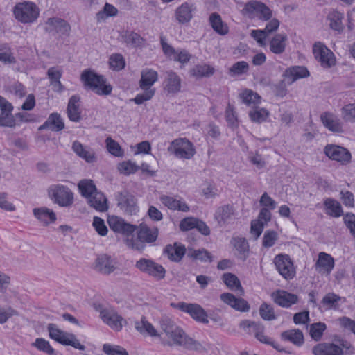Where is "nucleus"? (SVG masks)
I'll list each match as a JSON object with an SVG mask.
<instances>
[{"label":"nucleus","instance_id":"1","mask_svg":"<svg viewBox=\"0 0 355 355\" xmlns=\"http://www.w3.org/2000/svg\"><path fill=\"white\" fill-rule=\"evenodd\" d=\"M160 327L167 339L162 340V344L168 347H181L187 350L205 352L200 343L189 337L171 318L164 316L160 320Z\"/></svg>","mask_w":355,"mask_h":355},{"label":"nucleus","instance_id":"2","mask_svg":"<svg viewBox=\"0 0 355 355\" xmlns=\"http://www.w3.org/2000/svg\"><path fill=\"white\" fill-rule=\"evenodd\" d=\"M137 239H127L126 245L132 250L143 251L146 244L155 243L159 235V230L156 227H150L146 224L141 223L137 226Z\"/></svg>","mask_w":355,"mask_h":355},{"label":"nucleus","instance_id":"3","mask_svg":"<svg viewBox=\"0 0 355 355\" xmlns=\"http://www.w3.org/2000/svg\"><path fill=\"white\" fill-rule=\"evenodd\" d=\"M81 80L86 87L94 91L100 96L109 95L112 93V87L106 84V79L90 69L85 70L81 74Z\"/></svg>","mask_w":355,"mask_h":355},{"label":"nucleus","instance_id":"4","mask_svg":"<svg viewBox=\"0 0 355 355\" xmlns=\"http://www.w3.org/2000/svg\"><path fill=\"white\" fill-rule=\"evenodd\" d=\"M47 329L50 338L55 340L58 343L63 345L72 346L75 349L81 351L85 349V345H82L79 342L74 334L63 331L62 330L58 329L55 324H49Z\"/></svg>","mask_w":355,"mask_h":355},{"label":"nucleus","instance_id":"5","mask_svg":"<svg viewBox=\"0 0 355 355\" xmlns=\"http://www.w3.org/2000/svg\"><path fill=\"white\" fill-rule=\"evenodd\" d=\"M15 18L20 22L28 24L34 22L39 16V8L31 1L17 3L13 10Z\"/></svg>","mask_w":355,"mask_h":355},{"label":"nucleus","instance_id":"6","mask_svg":"<svg viewBox=\"0 0 355 355\" xmlns=\"http://www.w3.org/2000/svg\"><path fill=\"white\" fill-rule=\"evenodd\" d=\"M168 151L182 159H190L196 154L193 144L186 138H178L172 141Z\"/></svg>","mask_w":355,"mask_h":355},{"label":"nucleus","instance_id":"7","mask_svg":"<svg viewBox=\"0 0 355 355\" xmlns=\"http://www.w3.org/2000/svg\"><path fill=\"white\" fill-rule=\"evenodd\" d=\"M171 306L182 312L188 313L194 320L202 324H208V315L205 310L198 304L180 302L171 303Z\"/></svg>","mask_w":355,"mask_h":355},{"label":"nucleus","instance_id":"8","mask_svg":"<svg viewBox=\"0 0 355 355\" xmlns=\"http://www.w3.org/2000/svg\"><path fill=\"white\" fill-rule=\"evenodd\" d=\"M135 267L141 272L148 274L157 280L165 277L164 268L152 259L141 258L136 261Z\"/></svg>","mask_w":355,"mask_h":355},{"label":"nucleus","instance_id":"9","mask_svg":"<svg viewBox=\"0 0 355 355\" xmlns=\"http://www.w3.org/2000/svg\"><path fill=\"white\" fill-rule=\"evenodd\" d=\"M49 193L51 199L61 207H69L73 202V194L66 186L55 185Z\"/></svg>","mask_w":355,"mask_h":355},{"label":"nucleus","instance_id":"10","mask_svg":"<svg viewBox=\"0 0 355 355\" xmlns=\"http://www.w3.org/2000/svg\"><path fill=\"white\" fill-rule=\"evenodd\" d=\"M97 310L100 312L103 321L116 331H120L123 327L124 319L119 315L113 309L98 306Z\"/></svg>","mask_w":355,"mask_h":355},{"label":"nucleus","instance_id":"11","mask_svg":"<svg viewBox=\"0 0 355 355\" xmlns=\"http://www.w3.org/2000/svg\"><path fill=\"white\" fill-rule=\"evenodd\" d=\"M315 58L324 68H330L336 63L334 53L321 43H315L313 47Z\"/></svg>","mask_w":355,"mask_h":355},{"label":"nucleus","instance_id":"12","mask_svg":"<svg viewBox=\"0 0 355 355\" xmlns=\"http://www.w3.org/2000/svg\"><path fill=\"white\" fill-rule=\"evenodd\" d=\"M116 200L117 206L128 214H135L139 211L136 198L126 191L119 193Z\"/></svg>","mask_w":355,"mask_h":355},{"label":"nucleus","instance_id":"13","mask_svg":"<svg viewBox=\"0 0 355 355\" xmlns=\"http://www.w3.org/2000/svg\"><path fill=\"white\" fill-rule=\"evenodd\" d=\"M274 263L279 273L286 279H291L295 274V268L291 258L287 254H278Z\"/></svg>","mask_w":355,"mask_h":355},{"label":"nucleus","instance_id":"14","mask_svg":"<svg viewBox=\"0 0 355 355\" xmlns=\"http://www.w3.org/2000/svg\"><path fill=\"white\" fill-rule=\"evenodd\" d=\"M325 155L331 159L340 162L342 164H347L351 160V153L345 148L334 145L328 144L324 149Z\"/></svg>","mask_w":355,"mask_h":355},{"label":"nucleus","instance_id":"15","mask_svg":"<svg viewBox=\"0 0 355 355\" xmlns=\"http://www.w3.org/2000/svg\"><path fill=\"white\" fill-rule=\"evenodd\" d=\"M117 267V261L111 256L103 254L99 255L95 261V269L103 275H110Z\"/></svg>","mask_w":355,"mask_h":355},{"label":"nucleus","instance_id":"16","mask_svg":"<svg viewBox=\"0 0 355 355\" xmlns=\"http://www.w3.org/2000/svg\"><path fill=\"white\" fill-rule=\"evenodd\" d=\"M107 222L112 230L126 236L132 234L137 229L136 225L128 223L121 218L114 216H110Z\"/></svg>","mask_w":355,"mask_h":355},{"label":"nucleus","instance_id":"17","mask_svg":"<svg viewBox=\"0 0 355 355\" xmlns=\"http://www.w3.org/2000/svg\"><path fill=\"white\" fill-rule=\"evenodd\" d=\"M196 10V8L193 3L184 2L176 8L175 19L180 24H188L192 19Z\"/></svg>","mask_w":355,"mask_h":355},{"label":"nucleus","instance_id":"18","mask_svg":"<svg viewBox=\"0 0 355 355\" xmlns=\"http://www.w3.org/2000/svg\"><path fill=\"white\" fill-rule=\"evenodd\" d=\"M235 218V210L230 205L219 207L214 214V218L220 227L232 223Z\"/></svg>","mask_w":355,"mask_h":355},{"label":"nucleus","instance_id":"19","mask_svg":"<svg viewBox=\"0 0 355 355\" xmlns=\"http://www.w3.org/2000/svg\"><path fill=\"white\" fill-rule=\"evenodd\" d=\"M274 302L279 306L288 308L298 302L299 297L297 295L288 293L283 290H277L272 293Z\"/></svg>","mask_w":355,"mask_h":355},{"label":"nucleus","instance_id":"20","mask_svg":"<svg viewBox=\"0 0 355 355\" xmlns=\"http://www.w3.org/2000/svg\"><path fill=\"white\" fill-rule=\"evenodd\" d=\"M334 267V259L329 254L320 252L315 263V270L322 275H329Z\"/></svg>","mask_w":355,"mask_h":355},{"label":"nucleus","instance_id":"21","mask_svg":"<svg viewBox=\"0 0 355 355\" xmlns=\"http://www.w3.org/2000/svg\"><path fill=\"white\" fill-rule=\"evenodd\" d=\"M314 355H343L344 352L342 347L331 343H321L312 348Z\"/></svg>","mask_w":355,"mask_h":355},{"label":"nucleus","instance_id":"22","mask_svg":"<svg viewBox=\"0 0 355 355\" xmlns=\"http://www.w3.org/2000/svg\"><path fill=\"white\" fill-rule=\"evenodd\" d=\"M181 88V78L174 71L170 70L166 72L164 81V89L168 94H176Z\"/></svg>","mask_w":355,"mask_h":355},{"label":"nucleus","instance_id":"23","mask_svg":"<svg viewBox=\"0 0 355 355\" xmlns=\"http://www.w3.org/2000/svg\"><path fill=\"white\" fill-rule=\"evenodd\" d=\"M243 11L245 13H254L259 15V17L263 20L269 19L272 16L270 8L264 3L253 1L245 4Z\"/></svg>","mask_w":355,"mask_h":355},{"label":"nucleus","instance_id":"24","mask_svg":"<svg viewBox=\"0 0 355 355\" xmlns=\"http://www.w3.org/2000/svg\"><path fill=\"white\" fill-rule=\"evenodd\" d=\"M45 31L51 33L55 31L62 35L67 34L71 30L70 25L64 19L60 18H49L46 22Z\"/></svg>","mask_w":355,"mask_h":355},{"label":"nucleus","instance_id":"25","mask_svg":"<svg viewBox=\"0 0 355 355\" xmlns=\"http://www.w3.org/2000/svg\"><path fill=\"white\" fill-rule=\"evenodd\" d=\"M80 97L72 96L68 102L67 107V116L73 122H79L81 119V110L80 107Z\"/></svg>","mask_w":355,"mask_h":355},{"label":"nucleus","instance_id":"26","mask_svg":"<svg viewBox=\"0 0 355 355\" xmlns=\"http://www.w3.org/2000/svg\"><path fill=\"white\" fill-rule=\"evenodd\" d=\"M87 202L98 211L104 212L108 209L106 197L101 191L98 190L87 199Z\"/></svg>","mask_w":355,"mask_h":355},{"label":"nucleus","instance_id":"27","mask_svg":"<svg viewBox=\"0 0 355 355\" xmlns=\"http://www.w3.org/2000/svg\"><path fill=\"white\" fill-rule=\"evenodd\" d=\"M64 123L60 114L53 112L49 115L46 121L39 127L40 130L48 129L51 131L58 132L63 130Z\"/></svg>","mask_w":355,"mask_h":355},{"label":"nucleus","instance_id":"28","mask_svg":"<svg viewBox=\"0 0 355 355\" xmlns=\"http://www.w3.org/2000/svg\"><path fill=\"white\" fill-rule=\"evenodd\" d=\"M158 80V73L152 69H144L141 71V79L139 82L142 90L152 89L151 87Z\"/></svg>","mask_w":355,"mask_h":355},{"label":"nucleus","instance_id":"29","mask_svg":"<svg viewBox=\"0 0 355 355\" xmlns=\"http://www.w3.org/2000/svg\"><path fill=\"white\" fill-rule=\"evenodd\" d=\"M185 253V246L178 243H175L173 245H167L164 250V254L170 260L175 262L180 261Z\"/></svg>","mask_w":355,"mask_h":355},{"label":"nucleus","instance_id":"30","mask_svg":"<svg viewBox=\"0 0 355 355\" xmlns=\"http://www.w3.org/2000/svg\"><path fill=\"white\" fill-rule=\"evenodd\" d=\"M122 42L132 48L141 47L145 40L137 33L131 31H123L121 34Z\"/></svg>","mask_w":355,"mask_h":355},{"label":"nucleus","instance_id":"31","mask_svg":"<svg viewBox=\"0 0 355 355\" xmlns=\"http://www.w3.org/2000/svg\"><path fill=\"white\" fill-rule=\"evenodd\" d=\"M33 212L35 217L44 226L55 223L57 218L55 212L46 207L34 208Z\"/></svg>","mask_w":355,"mask_h":355},{"label":"nucleus","instance_id":"32","mask_svg":"<svg viewBox=\"0 0 355 355\" xmlns=\"http://www.w3.org/2000/svg\"><path fill=\"white\" fill-rule=\"evenodd\" d=\"M288 40L286 34H276L270 41V51L275 54H282L285 51Z\"/></svg>","mask_w":355,"mask_h":355},{"label":"nucleus","instance_id":"33","mask_svg":"<svg viewBox=\"0 0 355 355\" xmlns=\"http://www.w3.org/2000/svg\"><path fill=\"white\" fill-rule=\"evenodd\" d=\"M280 337L282 340L290 342L297 347L304 343L303 333L298 329L284 331L281 333Z\"/></svg>","mask_w":355,"mask_h":355},{"label":"nucleus","instance_id":"34","mask_svg":"<svg viewBox=\"0 0 355 355\" xmlns=\"http://www.w3.org/2000/svg\"><path fill=\"white\" fill-rule=\"evenodd\" d=\"M321 121L325 128L331 132H340L343 131L340 120L333 114L324 112L321 114Z\"/></svg>","mask_w":355,"mask_h":355},{"label":"nucleus","instance_id":"35","mask_svg":"<svg viewBox=\"0 0 355 355\" xmlns=\"http://www.w3.org/2000/svg\"><path fill=\"white\" fill-rule=\"evenodd\" d=\"M72 150L79 157L85 159L88 163L96 161L95 153L92 150H87L80 142L75 141L72 144Z\"/></svg>","mask_w":355,"mask_h":355},{"label":"nucleus","instance_id":"36","mask_svg":"<svg viewBox=\"0 0 355 355\" xmlns=\"http://www.w3.org/2000/svg\"><path fill=\"white\" fill-rule=\"evenodd\" d=\"M47 76L50 80V85L55 92H62L64 89V87L60 82L62 71L58 69V67H50L47 71Z\"/></svg>","mask_w":355,"mask_h":355},{"label":"nucleus","instance_id":"37","mask_svg":"<svg viewBox=\"0 0 355 355\" xmlns=\"http://www.w3.org/2000/svg\"><path fill=\"white\" fill-rule=\"evenodd\" d=\"M160 201L170 209L179 210L184 212L189 211V206L184 202L177 200L172 196L163 195L160 197Z\"/></svg>","mask_w":355,"mask_h":355},{"label":"nucleus","instance_id":"38","mask_svg":"<svg viewBox=\"0 0 355 355\" xmlns=\"http://www.w3.org/2000/svg\"><path fill=\"white\" fill-rule=\"evenodd\" d=\"M209 22L212 28L219 35H225L228 33V26L222 21L219 14L216 12L211 14L209 16Z\"/></svg>","mask_w":355,"mask_h":355},{"label":"nucleus","instance_id":"39","mask_svg":"<svg viewBox=\"0 0 355 355\" xmlns=\"http://www.w3.org/2000/svg\"><path fill=\"white\" fill-rule=\"evenodd\" d=\"M187 257L193 260H199L203 263H211L214 259L211 254L205 248L198 250L190 248L188 250Z\"/></svg>","mask_w":355,"mask_h":355},{"label":"nucleus","instance_id":"40","mask_svg":"<svg viewBox=\"0 0 355 355\" xmlns=\"http://www.w3.org/2000/svg\"><path fill=\"white\" fill-rule=\"evenodd\" d=\"M324 205L327 209V214L330 216L338 218L343 215V208L339 202L331 198L324 200Z\"/></svg>","mask_w":355,"mask_h":355},{"label":"nucleus","instance_id":"41","mask_svg":"<svg viewBox=\"0 0 355 355\" xmlns=\"http://www.w3.org/2000/svg\"><path fill=\"white\" fill-rule=\"evenodd\" d=\"M231 243L238 251L239 257L245 261L248 256L249 252V245L246 239L241 237L233 238L231 241Z\"/></svg>","mask_w":355,"mask_h":355},{"label":"nucleus","instance_id":"42","mask_svg":"<svg viewBox=\"0 0 355 355\" xmlns=\"http://www.w3.org/2000/svg\"><path fill=\"white\" fill-rule=\"evenodd\" d=\"M135 327L141 334H146L152 337L160 336L153 324L146 320L145 317H142L141 321L135 322Z\"/></svg>","mask_w":355,"mask_h":355},{"label":"nucleus","instance_id":"43","mask_svg":"<svg viewBox=\"0 0 355 355\" xmlns=\"http://www.w3.org/2000/svg\"><path fill=\"white\" fill-rule=\"evenodd\" d=\"M78 190L83 197L87 199L96 191V187L90 179L81 180L78 184Z\"/></svg>","mask_w":355,"mask_h":355},{"label":"nucleus","instance_id":"44","mask_svg":"<svg viewBox=\"0 0 355 355\" xmlns=\"http://www.w3.org/2000/svg\"><path fill=\"white\" fill-rule=\"evenodd\" d=\"M344 18V15L337 10H333L328 15V19L330 21L329 26L331 29L338 31V33L343 32L344 26L342 20Z\"/></svg>","mask_w":355,"mask_h":355},{"label":"nucleus","instance_id":"45","mask_svg":"<svg viewBox=\"0 0 355 355\" xmlns=\"http://www.w3.org/2000/svg\"><path fill=\"white\" fill-rule=\"evenodd\" d=\"M248 115L252 122L261 123L269 116V112L265 108L254 107L249 111Z\"/></svg>","mask_w":355,"mask_h":355},{"label":"nucleus","instance_id":"46","mask_svg":"<svg viewBox=\"0 0 355 355\" xmlns=\"http://www.w3.org/2000/svg\"><path fill=\"white\" fill-rule=\"evenodd\" d=\"M214 72V68L208 64H198L190 70L191 75L196 78L209 77Z\"/></svg>","mask_w":355,"mask_h":355},{"label":"nucleus","instance_id":"47","mask_svg":"<svg viewBox=\"0 0 355 355\" xmlns=\"http://www.w3.org/2000/svg\"><path fill=\"white\" fill-rule=\"evenodd\" d=\"M223 280L225 285L230 289L234 291H239L241 295L243 293V289L241 285L238 277L232 273H225L223 275Z\"/></svg>","mask_w":355,"mask_h":355},{"label":"nucleus","instance_id":"48","mask_svg":"<svg viewBox=\"0 0 355 355\" xmlns=\"http://www.w3.org/2000/svg\"><path fill=\"white\" fill-rule=\"evenodd\" d=\"M341 297L334 293H328L326 294L322 301L321 303L325 307L327 310L329 309H338L339 307L338 302L340 301Z\"/></svg>","mask_w":355,"mask_h":355},{"label":"nucleus","instance_id":"49","mask_svg":"<svg viewBox=\"0 0 355 355\" xmlns=\"http://www.w3.org/2000/svg\"><path fill=\"white\" fill-rule=\"evenodd\" d=\"M308 70L304 67H293L286 70L284 76L291 78V82L308 76Z\"/></svg>","mask_w":355,"mask_h":355},{"label":"nucleus","instance_id":"50","mask_svg":"<svg viewBox=\"0 0 355 355\" xmlns=\"http://www.w3.org/2000/svg\"><path fill=\"white\" fill-rule=\"evenodd\" d=\"M327 325L324 322H315L310 325V336L315 341L321 339Z\"/></svg>","mask_w":355,"mask_h":355},{"label":"nucleus","instance_id":"51","mask_svg":"<svg viewBox=\"0 0 355 355\" xmlns=\"http://www.w3.org/2000/svg\"><path fill=\"white\" fill-rule=\"evenodd\" d=\"M32 346L36 347L38 350L42 351L48 355H55V350L51 346L49 342L44 338H37L35 342L32 343Z\"/></svg>","mask_w":355,"mask_h":355},{"label":"nucleus","instance_id":"52","mask_svg":"<svg viewBox=\"0 0 355 355\" xmlns=\"http://www.w3.org/2000/svg\"><path fill=\"white\" fill-rule=\"evenodd\" d=\"M259 314L264 320H273L276 319L273 307L267 303H263L259 308Z\"/></svg>","mask_w":355,"mask_h":355},{"label":"nucleus","instance_id":"53","mask_svg":"<svg viewBox=\"0 0 355 355\" xmlns=\"http://www.w3.org/2000/svg\"><path fill=\"white\" fill-rule=\"evenodd\" d=\"M109 63L110 68L114 71H120L125 66V60L119 53L112 54L110 58Z\"/></svg>","mask_w":355,"mask_h":355},{"label":"nucleus","instance_id":"54","mask_svg":"<svg viewBox=\"0 0 355 355\" xmlns=\"http://www.w3.org/2000/svg\"><path fill=\"white\" fill-rule=\"evenodd\" d=\"M240 97L246 105L257 104L259 103L260 96L250 89L244 90Z\"/></svg>","mask_w":355,"mask_h":355},{"label":"nucleus","instance_id":"55","mask_svg":"<svg viewBox=\"0 0 355 355\" xmlns=\"http://www.w3.org/2000/svg\"><path fill=\"white\" fill-rule=\"evenodd\" d=\"M19 123L15 119V116L12 112H2L0 114V126L14 128Z\"/></svg>","mask_w":355,"mask_h":355},{"label":"nucleus","instance_id":"56","mask_svg":"<svg viewBox=\"0 0 355 355\" xmlns=\"http://www.w3.org/2000/svg\"><path fill=\"white\" fill-rule=\"evenodd\" d=\"M249 69L248 62L240 61L234 63L229 69L230 74L233 76H239L246 73Z\"/></svg>","mask_w":355,"mask_h":355},{"label":"nucleus","instance_id":"57","mask_svg":"<svg viewBox=\"0 0 355 355\" xmlns=\"http://www.w3.org/2000/svg\"><path fill=\"white\" fill-rule=\"evenodd\" d=\"M255 337L261 343L272 346L274 349L279 352H287L284 347H280L278 343L272 341L270 338L264 335L263 331L257 333Z\"/></svg>","mask_w":355,"mask_h":355},{"label":"nucleus","instance_id":"58","mask_svg":"<svg viewBox=\"0 0 355 355\" xmlns=\"http://www.w3.org/2000/svg\"><path fill=\"white\" fill-rule=\"evenodd\" d=\"M139 168V167L131 161L123 162L118 165L120 173L126 175L135 173Z\"/></svg>","mask_w":355,"mask_h":355},{"label":"nucleus","instance_id":"59","mask_svg":"<svg viewBox=\"0 0 355 355\" xmlns=\"http://www.w3.org/2000/svg\"><path fill=\"white\" fill-rule=\"evenodd\" d=\"M106 145L107 148L109 153L116 157H121L123 154V152L119 146V144L112 139L111 137H107L106 139Z\"/></svg>","mask_w":355,"mask_h":355},{"label":"nucleus","instance_id":"60","mask_svg":"<svg viewBox=\"0 0 355 355\" xmlns=\"http://www.w3.org/2000/svg\"><path fill=\"white\" fill-rule=\"evenodd\" d=\"M341 111L344 120L346 121H355V103L345 105Z\"/></svg>","mask_w":355,"mask_h":355},{"label":"nucleus","instance_id":"61","mask_svg":"<svg viewBox=\"0 0 355 355\" xmlns=\"http://www.w3.org/2000/svg\"><path fill=\"white\" fill-rule=\"evenodd\" d=\"M225 119L228 125L234 128L238 125L237 116L234 111V108L230 104H228L225 110Z\"/></svg>","mask_w":355,"mask_h":355},{"label":"nucleus","instance_id":"62","mask_svg":"<svg viewBox=\"0 0 355 355\" xmlns=\"http://www.w3.org/2000/svg\"><path fill=\"white\" fill-rule=\"evenodd\" d=\"M103 352L107 355H129L127 351L120 346H112L109 344H104L103 347Z\"/></svg>","mask_w":355,"mask_h":355},{"label":"nucleus","instance_id":"63","mask_svg":"<svg viewBox=\"0 0 355 355\" xmlns=\"http://www.w3.org/2000/svg\"><path fill=\"white\" fill-rule=\"evenodd\" d=\"M92 225L99 235L104 236L107 234V228L102 218L94 217Z\"/></svg>","mask_w":355,"mask_h":355},{"label":"nucleus","instance_id":"64","mask_svg":"<svg viewBox=\"0 0 355 355\" xmlns=\"http://www.w3.org/2000/svg\"><path fill=\"white\" fill-rule=\"evenodd\" d=\"M277 239V233L275 231H266L263 237V245L265 248L272 247Z\"/></svg>","mask_w":355,"mask_h":355}]
</instances>
